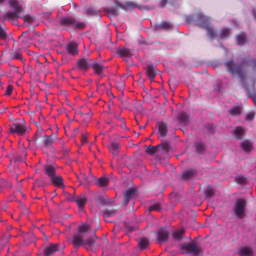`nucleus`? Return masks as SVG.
Here are the masks:
<instances>
[{
	"mask_svg": "<svg viewBox=\"0 0 256 256\" xmlns=\"http://www.w3.org/2000/svg\"><path fill=\"white\" fill-rule=\"evenodd\" d=\"M198 25L204 26L207 31V34L209 37L214 39L216 34L214 29L210 27L208 24V18L202 14H200L196 17Z\"/></svg>",
	"mask_w": 256,
	"mask_h": 256,
	"instance_id": "7",
	"label": "nucleus"
},
{
	"mask_svg": "<svg viewBox=\"0 0 256 256\" xmlns=\"http://www.w3.org/2000/svg\"><path fill=\"white\" fill-rule=\"evenodd\" d=\"M20 14H18V12H16L14 11H8L4 16V19L2 22H3L5 20H17L18 18L20 17Z\"/></svg>",
	"mask_w": 256,
	"mask_h": 256,
	"instance_id": "20",
	"label": "nucleus"
},
{
	"mask_svg": "<svg viewBox=\"0 0 256 256\" xmlns=\"http://www.w3.org/2000/svg\"><path fill=\"white\" fill-rule=\"evenodd\" d=\"M156 127L158 128V132L161 137H166L168 134L167 124L164 122H158Z\"/></svg>",
	"mask_w": 256,
	"mask_h": 256,
	"instance_id": "18",
	"label": "nucleus"
},
{
	"mask_svg": "<svg viewBox=\"0 0 256 256\" xmlns=\"http://www.w3.org/2000/svg\"><path fill=\"white\" fill-rule=\"evenodd\" d=\"M90 229L88 225L86 224H82L78 226V234L82 235L83 233L88 232Z\"/></svg>",
	"mask_w": 256,
	"mask_h": 256,
	"instance_id": "38",
	"label": "nucleus"
},
{
	"mask_svg": "<svg viewBox=\"0 0 256 256\" xmlns=\"http://www.w3.org/2000/svg\"><path fill=\"white\" fill-rule=\"evenodd\" d=\"M84 13L88 16L94 15L96 13V10L88 7L84 8Z\"/></svg>",
	"mask_w": 256,
	"mask_h": 256,
	"instance_id": "39",
	"label": "nucleus"
},
{
	"mask_svg": "<svg viewBox=\"0 0 256 256\" xmlns=\"http://www.w3.org/2000/svg\"><path fill=\"white\" fill-rule=\"evenodd\" d=\"M18 162V159L15 157L14 156H12V158L10 160V164H16Z\"/></svg>",
	"mask_w": 256,
	"mask_h": 256,
	"instance_id": "53",
	"label": "nucleus"
},
{
	"mask_svg": "<svg viewBox=\"0 0 256 256\" xmlns=\"http://www.w3.org/2000/svg\"><path fill=\"white\" fill-rule=\"evenodd\" d=\"M9 4L14 10V12L20 14L22 12V6L19 5L18 2L17 0H10Z\"/></svg>",
	"mask_w": 256,
	"mask_h": 256,
	"instance_id": "28",
	"label": "nucleus"
},
{
	"mask_svg": "<svg viewBox=\"0 0 256 256\" xmlns=\"http://www.w3.org/2000/svg\"><path fill=\"white\" fill-rule=\"evenodd\" d=\"M120 122H121V124H120L121 128L122 130H125L126 128V122H124V120H122Z\"/></svg>",
	"mask_w": 256,
	"mask_h": 256,
	"instance_id": "54",
	"label": "nucleus"
},
{
	"mask_svg": "<svg viewBox=\"0 0 256 256\" xmlns=\"http://www.w3.org/2000/svg\"><path fill=\"white\" fill-rule=\"evenodd\" d=\"M158 148H162L164 152H168L170 150L169 145L166 143H162L157 146H149L146 149V152L147 154H154L158 150Z\"/></svg>",
	"mask_w": 256,
	"mask_h": 256,
	"instance_id": "11",
	"label": "nucleus"
},
{
	"mask_svg": "<svg viewBox=\"0 0 256 256\" xmlns=\"http://www.w3.org/2000/svg\"><path fill=\"white\" fill-rule=\"evenodd\" d=\"M149 209L150 210L160 211L161 209L160 205L158 203H156L150 206Z\"/></svg>",
	"mask_w": 256,
	"mask_h": 256,
	"instance_id": "44",
	"label": "nucleus"
},
{
	"mask_svg": "<svg viewBox=\"0 0 256 256\" xmlns=\"http://www.w3.org/2000/svg\"><path fill=\"white\" fill-rule=\"evenodd\" d=\"M250 66L254 70H256V59H252L250 60Z\"/></svg>",
	"mask_w": 256,
	"mask_h": 256,
	"instance_id": "51",
	"label": "nucleus"
},
{
	"mask_svg": "<svg viewBox=\"0 0 256 256\" xmlns=\"http://www.w3.org/2000/svg\"><path fill=\"white\" fill-rule=\"evenodd\" d=\"M60 24L66 28L67 30H75L77 29H84L86 24L84 22L77 20L72 16H64L59 20Z\"/></svg>",
	"mask_w": 256,
	"mask_h": 256,
	"instance_id": "4",
	"label": "nucleus"
},
{
	"mask_svg": "<svg viewBox=\"0 0 256 256\" xmlns=\"http://www.w3.org/2000/svg\"><path fill=\"white\" fill-rule=\"evenodd\" d=\"M241 256H252L253 250L252 248L248 246L242 248L239 250Z\"/></svg>",
	"mask_w": 256,
	"mask_h": 256,
	"instance_id": "30",
	"label": "nucleus"
},
{
	"mask_svg": "<svg viewBox=\"0 0 256 256\" xmlns=\"http://www.w3.org/2000/svg\"><path fill=\"white\" fill-rule=\"evenodd\" d=\"M56 138V136H46L43 130L38 128L34 136V144L40 148L50 146Z\"/></svg>",
	"mask_w": 256,
	"mask_h": 256,
	"instance_id": "2",
	"label": "nucleus"
},
{
	"mask_svg": "<svg viewBox=\"0 0 256 256\" xmlns=\"http://www.w3.org/2000/svg\"><path fill=\"white\" fill-rule=\"evenodd\" d=\"M254 113H249L246 114V118L248 120L251 121L254 119Z\"/></svg>",
	"mask_w": 256,
	"mask_h": 256,
	"instance_id": "50",
	"label": "nucleus"
},
{
	"mask_svg": "<svg viewBox=\"0 0 256 256\" xmlns=\"http://www.w3.org/2000/svg\"><path fill=\"white\" fill-rule=\"evenodd\" d=\"M13 86L12 85H8L6 87V90L4 93V95L6 96H10L12 92Z\"/></svg>",
	"mask_w": 256,
	"mask_h": 256,
	"instance_id": "48",
	"label": "nucleus"
},
{
	"mask_svg": "<svg viewBox=\"0 0 256 256\" xmlns=\"http://www.w3.org/2000/svg\"><path fill=\"white\" fill-rule=\"evenodd\" d=\"M115 118L118 120H120V122H121L122 120H124V118H121L120 115L119 114L115 116Z\"/></svg>",
	"mask_w": 256,
	"mask_h": 256,
	"instance_id": "60",
	"label": "nucleus"
},
{
	"mask_svg": "<svg viewBox=\"0 0 256 256\" xmlns=\"http://www.w3.org/2000/svg\"><path fill=\"white\" fill-rule=\"evenodd\" d=\"M117 54L121 57H128L132 56L130 50L126 47H119L117 49Z\"/></svg>",
	"mask_w": 256,
	"mask_h": 256,
	"instance_id": "23",
	"label": "nucleus"
},
{
	"mask_svg": "<svg viewBox=\"0 0 256 256\" xmlns=\"http://www.w3.org/2000/svg\"><path fill=\"white\" fill-rule=\"evenodd\" d=\"M117 86H118L120 88H124V86L125 83H124V81H122V82H118L117 84Z\"/></svg>",
	"mask_w": 256,
	"mask_h": 256,
	"instance_id": "59",
	"label": "nucleus"
},
{
	"mask_svg": "<svg viewBox=\"0 0 256 256\" xmlns=\"http://www.w3.org/2000/svg\"><path fill=\"white\" fill-rule=\"evenodd\" d=\"M204 194H205L206 196L210 197L213 195V192H212V190H211V189H208V190H206L204 191Z\"/></svg>",
	"mask_w": 256,
	"mask_h": 256,
	"instance_id": "52",
	"label": "nucleus"
},
{
	"mask_svg": "<svg viewBox=\"0 0 256 256\" xmlns=\"http://www.w3.org/2000/svg\"><path fill=\"white\" fill-rule=\"evenodd\" d=\"M64 194L66 198L68 200H69L70 202H72V201L74 200V198H75V196L70 195V194H69L68 193L66 192H64Z\"/></svg>",
	"mask_w": 256,
	"mask_h": 256,
	"instance_id": "49",
	"label": "nucleus"
},
{
	"mask_svg": "<svg viewBox=\"0 0 256 256\" xmlns=\"http://www.w3.org/2000/svg\"><path fill=\"white\" fill-rule=\"evenodd\" d=\"M6 38L7 35L5 30L0 25V38L2 40H5Z\"/></svg>",
	"mask_w": 256,
	"mask_h": 256,
	"instance_id": "47",
	"label": "nucleus"
},
{
	"mask_svg": "<svg viewBox=\"0 0 256 256\" xmlns=\"http://www.w3.org/2000/svg\"><path fill=\"white\" fill-rule=\"evenodd\" d=\"M66 50L68 54L75 56L78 54L77 46L72 43L69 44L66 46Z\"/></svg>",
	"mask_w": 256,
	"mask_h": 256,
	"instance_id": "27",
	"label": "nucleus"
},
{
	"mask_svg": "<svg viewBox=\"0 0 256 256\" xmlns=\"http://www.w3.org/2000/svg\"><path fill=\"white\" fill-rule=\"evenodd\" d=\"M136 190L135 188H130L126 191L125 196L124 198V202L127 204L130 200L135 198Z\"/></svg>",
	"mask_w": 256,
	"mask_h": 256,
	"instance_id": "17",
	"label": "nucleus"
},
{
	"mask_svg": "<svg viewBox=\"0 0 256 256\" xmlns=\"http://www.w3.org/2000/svg\"><path fill=\"white\" fill-rule=\"evenodd\" d=\"M60 244H49L45 246L43 250L44 256H53L60 250Z\"/></svg>",
	"mask_w": 256,
	"mask_h": 256,
	"instance_id": "10",
	"label": "nucleus"
},
{
	"mask_svg": "<svg viewBox=\"0 0 256 256\" xmlns=\"http://www.w3.org/2000/svg\"><path fill=\"white\" fill-rule=\"evenodd\" d=\"M28 33V32H24L22 33V34L19 36V38H20L21 37L24 36H26V35Z\"/></svg>",
	"mask_w": 256,
	"mask_h": 256,
	"instance_id": "62",
	"label": "nucleus"
},
{
	"mask_svg": "<svg viewBox=\"0 0 256 256\" xmlns=\"http://www.w3.org/2000/svg\"><path fill=\"white\" fill-rule=\"evenodd\" d=\"M96 184L100 187L107 186L109 184V179L106 176H102L97 180Z\"/></svg>",
	"mask_w": 256,
	"mask_h": 256,
	"instance_id": "29",
	"label": "nucleus"
},
{
	"mask_svg": "<svg viewBox=\"0 0 256 256\" xmlns=\"http://www.w3.org/2000/svg\"><path fill=\"white\" fill-rule=\"evenodd\" d=\"M100 240L96 236V234H94L93 236L84 240V246L87 250H92L94 244Z\"/></svg>",
	"mask_w": 256,
	"mask_h": 256,
	"instance_id": "14",
	"label": "nucleus"
},
{
	"mask_svg": "<svg viewBox=\"0 0 256 256\" xmlns=\"http://www.w3.org/2000/svg\"><path fill=\"white\" fill-rule=\"evenodd\" d=\"M22 19L24 22H28L30 23H32L34 20V18L29 14H26L24 16H22Z\"/></svg>",
	"mask_w": 256,
	"mask_h": 256,
	"instance_id": "46",
	"label": "nucleus"
},
{
	"mask_svg": "<svg viewBox=\"0 0 256 256\" xmlns=\"http://www.w3.org/2000/svg\"><path fill=\"white\" fill-rule=\"evenodd\" d=\"M160 27L164 30H168L171 28V24L168 22H164L160 24Z\"/></svg>",
	"mask_w": 256,
	"mask_h": 256,
	"instance_id": "45",
	"label": "nucleus"
},
{
	"mask_svg": "<svg viewBox=\"0 0 256 256\" xmlns=\"http://www.w3.org/2000/svg\"><path fill=\"white\" fill-rule=\"evenodd\" d=\"M238 182H241V183H242L244 182V178H238Z\"/></svg>",
	"mask_w": 256,
	"mask_h": 256,
	"instance_id": "61",
	"label": "nucleus"
},
{
	"mask_svg": "<svg viewBox=\"0 0 256 256\" xmlns=\"http://www.w3.org/2000/svg\"><path fill=\"white\" fill-rule=\"evenodd\" d=\"M169 84H170V87L171 90H175L176 86L174 84H172V81H170Z\"/></svg>",
	"mask_w": 256,
	"mask_h": 256,
	"instance_id": "58",
	"label": "nucleus"
},
{
	"mask_svg": "<svg viewBox=\"0 0 256 256\" xmlns=\"http://www.w3.org/2000/svg\"><path fill=\"white\" fill-rule=\"evenodd\" d=\"M245 134L244 130L243 128L240 126L236 127L234 130V136L238 140L242 139V137Z\"/></svg>",
	"mask_w": 256,
	"mask_h": 256,
	"instance_id": "26",
	"label": "nucleus"
},
{
	"mask_svg": "<svg viewBox=\"0 0 256 256\" xmlns=\"http://www.w3.org/2000/svg\"><path fill=\"white\" fill-rule=\"evenodd\" d=\"M196 173V170H195L189 169L184 171L182 174V178L183 180H189L194 176Z\"/></svg>",
	"mask_w": 256,
	"mask_h": 256,
	"instance_id": "25",
	"label": "nucleus"
},
{
	"mask_svg": "<svg viewBox=\"0 0 256 256\" xmlns=\"http://www.w3.org/2000/svg\"><path fill=\"white\" fill-rule=\"evenodd\" d=\"M102 214L104 218H108L115 216L116 214V210L106 208L102 210Z\"/></svg>",
	"mask_w": 256,
	"mask_h": 256,
	"instance_id": "31",
	"label": "nucleus"
},
{
	"mask_svg": "<svg viewBox=\"0 0 256 256\" xmlns=\"http://www.w3.org/2000/svg\"><path fill=\"white\" fill-rule=\"evenodd\" d=\"M106 12L112 16H116L118 14L117 10L114 8H108L106 10Z\"/></svg>",
	"mask_w": 256,
	"mask_h": 256,
	"instance_id": "43",
	"label": "nucleus"
},
{
	"mask_svg": "<svg viewBox=\"0 0 256 256\" xmlns=\"http://www.w3.org/2000/svg\"><path fill=\"white\" fill-rule=\"evenodd\" d=\"M26 152L23 151L22 154H18L14 156L18 159V162H22L26 158Z\"/></svg>",
	"mask_w": 256,
	"mask_h": 256,
	"instance_id": "41",
	"label": "nucleus"
},
{
	"mask_svg": "<svg viewBox=\"0 0 256 256\" xmlns=\"http://www.w3.org/2000/svg\"><path fill=\"white\" fill-rule=\"evenodd\" d=\"M82 144H86L88 142L87 137L86 136L82 135Z\"/></svg>",
	"mask_w": 256,
	"mask_h": 256,
	"instance_id": "55",
	"label": "nucleus"
},
{
	"mask_svg": "<svg viewBox=\"0 0 256 256\" xmlns=\"http://www.w3.org/2000/svg\"><path fill=\"white\" fill-rule=\"evenodd\" d=\"M127 8H134L136 6L135 4L132 2H128L126 4Z\"/></svg>",
	"mask_w": 256,
	"mask_h": 256,
	"instance_id": "56",
	"label": "nucleus"
},
{
	"mask_svg": "<svg viewBox=\"0 0 256 256\" xmlns=\"http://www.w3.org/2000/svg\"><path fill=\"white\" fill-rule=\"evenodd\" d=\"M170 232L166 228H162L158 232V238L156 241L158 244L166 242L169 237Z\"/></svg>",
	"mask_w": 256,
	"mask_h": 256,
	"instance_id": "12",
	"label": "nucleus"
},
{
	"mask_svg": "<svg viewBox=\"0 0 256 256\" xmlns=\"http://www.w3.org/2000/svg\"><path fill=\"white\" fill-rule=\"evenodd\" d=\"M92 60L87 58H80L77 60L75 68L86 71L90 67Z\"/></svg>",
	"mask_w": 256,
	"mask_h": 256,
	"instance_id": "9",
	"label": "nucleus"
},
{
	"mask_svg": "<svg viewBox=\"0 0 256 256\" xmlns=\"http://www.w3.org/2000/svg\"><path fill=\"white\" fill-rule=\"evenodd\" d=\"M43 168L52 184L60 188H64V180L61 176L56 174L55 166L46 164L44 166Z\"/></svg>",
	"mask_w": 256,
	"mask_h": 256,
	"instance_id": "3",
	"label": "nucleus"
},
{
	"mask_svg": "<svg viewBox=\"0 0 256 256\" xmlns=\"http://www.w3.org/2000/svg\"><path fill=\"white\" fill-rule=\"evenodd\" d=\"M120 148V144L115 142H112L108 146L109 150L113 155L118 154Z\"/></svg>",
	"mask_w": 256,
	"mask_h": 256,
	"instance_id": "22",
	"label": "nucleus"
},
{
	"mask_svg": "<svg viewBox=\"0 0 256 256\" xmlns=\"http://www.w3.org/2000/svg\"><path fill=\"white\" fill-rule=\"evenodd\" d=\"M90 67L94 70V74L98 75L101 78L104 76V66L102 64L96 62L92 60Z\"/></svg>",
	"mask_w": 256,
	"mask_h": 256,
	"instance_id": "13",
	"label": "nucleus"
},
{
	"mask_svg": "<svg viewBox=\"0 0 256 256\" xmlns=\"http://www.w3.org/2000/svg\"><path fill=\"white\" fill-rule=\"evenodd\" d=\"M228 112L232 116H236L240 114V109L238 107L229 109Z\"/></svg>",
	"mask_w": 256,
	"mask_h": 256,
	"instance_id": "40",
	"label": "nucleus"
},
{
	"mask_svg": "<svg viewBox=\"0 0 256 256\" xmlns=\"http://www.w3.org/2000/svg\"><path fill=\"white\" fill-rule=\"evenodd\" d=\"M70 243L76 249H78L81 246H84V240H83L82 235L78 234L74 235Z\"/></svg>",
	"mask_w": 256,
	"mask_h": 256,
	"instance_id": "16",
	"label": "nucleus"
},
{
	"mask_svg": "<svg viewBox=\"0 0 256 256\" xmlns=\"http://www.w3.org/2000/svg\"><path fill=\"white\" fill-rule=\"evenodd\" d=\"M177 120L180 126L186 127L189 124V115L185 112H180L178 116Z\"/></svg>",
	"mask_w": 256,
	"mask_h": 256,
	"instance_id": "15",
	"label": "nucleus"
},
{
	"mask_svg": "<svg viewBox=\"0 0 256 256\" xmlns=\"http://www.w3.org/2000/svg\"><path fill=\"white\" fill-rule=\"evenodd\" d=\"M240 145L246 153H250L253 148L252 143L248 140H244L240 143Z\"/></svg>",
	"mask_w": 256,
	"mask_h": 256,
	"instance_id": "21",
	"label": "nucleus"
},
{
	"mask_svg": "<svg viewBox=\"0 0 256 256\" xmlns=\"http://www.w3.org/2000/svg\"><path fill=\"white\" fill-rule=\"evenodd\" d=\"M98 202L102 206H108L110 204L109 201L106 200L102 196H100L98 199Z\"/></svg>",
	"mask_w": 256,
	"mask_h": 256,
	"instance_id": "42",
	"label": "nucleus"
},
{
	"mask_svg": "<svg viewBox=\"0 0 256 256\" xmlns=\"http://www.w3.org/2000/svg\"><path fill=\"white\" fill-rule=\"evenodd\" d=\"M246 40V34L244 32H241L236 37V42L238 44H244Z\"/></svg>",
	"mask_w": 256,
	"mask_h": 256,
	"instance_id": "35",
	"label": "nucleus"
},
{
	"mask_svg": "<svg viewBox=\"0 0 256 256\" xmlns=\"http://www.w3.org/2000/svg\"><path fill=\"white\" fill-rule=\"evenodd\" d=\"M252 100L255 104V106H256V94L252 96Z\"/></svg>",
	"mask_w": 256,
	"mask_h": 256,
	"instance_id": "63",
	"label": "nucleus"
},
{
	"mask_svg": "<svg viewBox=\"0 0 256 256\" xmlns=\"http://www.w3.org/2000/svg\"><path fill=\"white\" fill-rule=\"evenodd\" d=\"M10 130L12 134L20 136L24 135L26 131L25 122L22 119H17L9 125Z\"/></svg>",
	"mask_w": 256,
	"mask_h": 256,
	"instance_id": "8",
	"label": "nucleus"
},
{
	"mask_svg": "<svg viewBox=\"0 0 256 256\" xmlns=\"http://www.w3.org/2000/svg\"><path fill=\"white\" fill-rule=\"evenodd\" d=\"M161 2L160 6L164 7L167 4L168 0H160Z\"/></svg>",
	"mask_w": 256,
	"mask_h": 256,
	"instance_id": "57",
	"label": "nucleus"
},
{
	"mask_svg": "<svg viewBox=\"0 0 256 256\" xmlns=\"http://www.w3.org/2000/svg\"><path fill=\"white\" fill-rule=\"evenodd\" d=\"M196 150L198 154H202L205 150V145L201 142H197L195 144Z\"/></svg>",
	"mask_w": 256,
	"mask_h": 256,
	"instance_id": "37",
	"label": "nucleus"
},
{
	"mask_svg": "<svg viewBox=\"0 0 256 256\" xmlns=\"http://www.w3.org/2000/svg\"><path fill=\"white\" fill-rule=\"evenodd\" d=\"M10 60H20L22 62H24V60L22 58V55L20 52L17 50H14L10 54Z\"/></svg>",
	"mask_w": 256,
	"mask_h": 256,
	"instance_id": "32",
	"label": "nucleus"
},
{
	"mask_svg": "<svg viewBox=\"0 0 256 256\" xmlns=\"http://www.w3.org/2000/svg\"><path fill=\"white\" fill-rule=\"evenodd\" d=\"M146 74L147 76L150 80H154L156 75V68L152 64H148L146 66Z\"/></svg>",
	"mask_w": 256,
	"mask_h": 256,
	"instance_id": "24",
	"label": "nucleus"
},
{
	"mask_svg": "<svg viewBox=\"0 0 256 256\" xmlns=\"http://www.w3.org/2000/svg\"><path fill=\"white\" fill-rule=\"evenodd\" d=\"M206 128H208V129H210L211 126H210L209 124H208L206 126Z\"/></svg>",
	"mask_w": 256,
	"mask_h": 256,
	"instance_id": "64",
	"label": "nucleus"
},
{
	"mask_svg": "<svg viewBox=\"0 0 256 256\" xmlns=\"http://www.w3.org/2000/svg\"><path fill=\"white\" fill-rule=\"evenodd\" d=\"M247 202L244 198L236 199L232 210L238 218L242 219L246 216V210Z\"/></svg>",
	"mask_w": 256,
	"mask_h": 256,
	"instance_id": "6",
	"label": "nucleus"
},
{
	"mask_svg": "<svg viewBox=\"0 0 256 256\" xmlns=\"http://www.w3.org/2000/svg\"><path fill=\"white\" fill-rule=\"evenodd\" d=\"M87 199L84 194L80 196H76L74 202H75L80 209H82L86 204Z\"/></svg>",
	"mask_w": 256,
	"mask_h": 256,
	"instance_id": "19",
	"label": "nucleus"
},
{
	"mask_svg": "<svg viewBox=\"0 0 256 256\" xmlns=\"http://www.w3.org/2000/svg\"><path fill=\"white\" fill-rule=\"evenodd\" d=\"M178 248L182 254H192L194 256H197L203 253L202 248L196 243L184 242L179 244Z\"/></svg>",
	"mask_w": 256,
	"mask_h": 256,
	"instance_id": "5",
	"label": "nucleus"
},
{
	"mask_svg": "<svg viewBox=\"0 0 256 256\" xmlns=\"http://www.w3.org/2000/svg\"><path fill=\"white\" fill-rule=\"evenodd\" d=\"M246 62V59H243L242 64H239L236 63L232 59H229L226 60L224 64L227 72L231 76H238L240 79L244 88L246 86L245 82L246 80V71L244 68Z\"/></svg>",
	"mask_w": 256,
	"mask_h": 256,
	"instance_id": "1",
	"label": "nucleus"
},
{
	"mask_svg": "<svg viewBox=\"0 0 256 256\" xmlns=\"http://www.w3.org/2000/svg\"><path fill=\"white\" fill-rule=\"evenodd\" d=\"M149 244V241L147 238H142L138 241V246L140 249L146 248Z\"/></svg>",
	"mask_w": 256,
	"mask_h": 256,
	"instance_id": "36",
	"label": "nucleus"
},
{
	"mask_svg": "<svg viewBox=\"0 0 256 256\" xmlns=\"http://www.w3.org/2000/svg\"><path fill=\"white\" fill-rule=\"evenodd\" d=\"M184 230H181L178 232L173 233V238L174 240L180 241V240L184 235Z\"/></svg>",
	"mask_w": 256,
	"mask_h": 256,
	"instance_id": "34",
	"label": "nucleus"
},
{
	"mask_svg": "<svg viewBox=\"0 0 256 256\" xmlns=\"http://www.w3.org/2000/svg\"><path fill=\"white\" fill-rule=\"evenodd\" d=\"M230 35V30L228 28H224L221 30L219 32V37L223 40L228 37Z\"/></svg>",
	"mask_w": 256,
	"mask_h": 256,
	"instance_id": "33",
	"label": "nucleus"
}]
</instances>
